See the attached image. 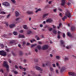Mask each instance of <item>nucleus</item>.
<instances>
[{"label": "nucleus", "mask_w": 76, "mask_h": 76, "mask_svg": "<svg viewBox=\"0 0 76 76\" xmlns=\"http://www.w3.org/2000/svg\"><path fill=\"white\" fill-rule=\"evenodd\" d=\"M53 21V20L51 18H50L46 20V22L47 23H51Z\"/></svg>", "instance_id": "nucleus-5"}, {"label": "nucleus", "mask_w": 76, "mask_h": 76, "mask_svg": "<svg viewBox=\"0 0 76 76\" xmlns=\"http://www.w3.org/2000/svg\"><path fill=\"white\" fill-rule=\"evenodd\" d=\"M0 71L2 73H4V71H3V70L2 69H1L0 70Z\"/></svg>", "instance_id": "nucleus-44"}, {"label": "nucleus", "mask_w": 76, "mask_h": 76, "mask_svg": "<svg viewBox=\"0 0 76 76\" xmlns=\"http://www.w3.org/2000/svg\"><path fill=\"white\" fill-rule=\"evenodd\" d=\"M41 8H39L35 12L36 13H38V12L40 11L41 12Z\"/></svg>", "instance_id": "nucleus-19"}, {"label": "nucleus", "mask_w": 76, "mask_h": 76, "mask_svg": "<svg viewBox=\"0 0 76 76\" xmlns=\"http://www.w3.org/2000/svg\"><path fill=\"white\" fill-rule=\"evenodd\" d=\"M3 67H5L6 68V70L7 72H9V64H7V61H5L3 63Z\"/></svg>", "instance_id": "nucleus-1"}, {"label": "nucleus", "mask_w": 76, "mask_h": 76, "mask_svg": "<svg viewBox=\"0 0 76 76\" xmlns=\"http://www.w3.org/2000/svg\"><path fill=\"white\" fill-rule=\"evenodd\" d=\"M61 5L62 6H64L66 4V0H61Z\"/></svg>", "instance_id": "nucleus-6"}, {"label": "nucleus", "mask_w": 76, "mask_h": 76, "mask_svg": "<svg viewBox=\"0 0 76 76\" xmlns=\"http://www.w3.org/2000/svg\"><path fill=\"white\" fill-rule=\"evenodd\" d=\"M66 16H67L68 18H71V14L70 13H68V14H65Z\"/></svg>", "instance_id": "nucleus-10"}, {"label": "nucleus", "mask_w": 76, "mask_h": 76, "mask_svg": "<svg viewBox=\"0 0 76 76\" xmlns=\"http://www.w3.org/2000/svg\"><path fill=\"white\" fill-rule=\"evenodd\" d=\"M72 76H76V74H75L74 72H73Z\"/></svg>", "instance_id": "nucleus-33"}, {"label": "nucleus", "mask_w": 76, "mask_h": 76, "mask_svg": "<svg viewBox=\"0 0 76 76\" xmlns=\"http://www.w3.org/2000/svg\"><path fill=\"white\" fill-rule=\"evenodd\" d=\"M49 15V13H47L46 14H43V18H45V17H47V16H48V15Z\"/></svg>", "instance_id": "nucleus-14"}, {"label": "nucleus", "mask_w": 76, "mask_h": 76, "mask_svg": "<svg viewBox=\"0 0 76 76\" xmlns=\"http://www.w3.org/2000/svg\"><path fill=\"white\" fill-rule=\"evenodd\" d=\"M2 5H4L5 6H9L10 4L7 2H5L2 3Z\"/></svg>", "instance_id": "nucleus-4"}, {"label": "nucleus", "mask_w": 76, "mask_h": 76, "mask_svg": "<svg viewBox=\"0 0 76 76\" xmlns=\"http://www.w3.org/2000/svg\"><path fill=\"white\" fill-rule=\"evenodd\" d=\"M67 4L68 6H70V5H71V3L69 2Z\"/></svg>", "instance_id": "nucleus-57"}, {"label": "nucleus", "mask_w": 76, "mask_h": 76, "mask_svg": "<svg viewBox=\"0 0 76 76\" xmlns=\"http://www.w3.org/2000/svg\"><path fill=\"white\" fill-rule=\"evenodd\" d=\"M67 35L69 36V37H70L72 36L71 34H70V33L69 32H67Z\"/></svg>", "instance_id": "nucleus-25"}, {"label": "nucleus", "mask_w": 76, "mask_h": 76, "mask_svg": "<svg viewBox=\"0 0 76 76\" xmlns=\"http://www.w3.org/2000/svg\"><path fill=\"white\" fill-rule=\"evenodd\" d=\"M19 19H20V18H16L15 19V20H19Z\"/></svg>", "instance_id": "nucleus-54"}, {"label": "nucleus", "mask_w": 76, "mask_h": 76, "mask_svg": "<svg viewBox=\"0 0 76 76\" xmlns=\"http://www.w3.org/2000/svg\"><path fill=\"white\" fill-rule=\"evenodd\" d=\"M64 43V42H63V41L61 40V44H63Z\"/></svg>", "instance_id": "nucleus-34"}, {"label": "nucleus", "mask_w": 76, "mask_h": 76, "mask_svg": "<svg viewBox=\"0 0 76 76\" xmlns=\"http://www.w3.org/2000/svg\"><path fill=\"white\" fill-rule=\"evenodd\" d=\"M37 47L39 50H41V45H39L37 46Z\"/></svg>", "instance_id": "nucleus-17"}, {"label": "nucleus", "mask_w": 76, "mask_h": 76, "mask_svg": "<svg viewBox=\"0 0 76 76\" xmlns=\"http://www.w3.org/2000/svg\"><path fill=\"white\" fill-rule=\"evenodd\" d=\"M45 27H46V28H48L49 31H51L53 30V28H50V27H49V26H45Z\"/></svg>", "instance_id": "nucleus-9"}, {"label": "nucleus", "mask_w": 76, "mask_h": 76, "mask_svg": "<svg viewBox=\"0 0 76 76\" xmlns=\"http://www.w3.org/2000/svg\"><path fill=\"white\" fill-rule=\"evenodd\" d=\"M64 18L65 19H66L67 18V16H65V15H64Z\"/></svg>", "instance_id": "nucleus-49"}, {"label": "nucleus", "mask_w": 76, "mask_h": 76, "mask_svg": "<svg viewBox=\"0 0 76 76\" xmlns=\"http://www.w3.org/2000/svg\"><path fill=\"white\" fill-rule=\"evenodd\" d=\"M26 59L24 60V63H26Z\"/></svg>", "instance_id": "nucleus-64"}, {"label": "nucleus", "mask_w": 76, "mask_h": 76, "mask_svg": "<svg viewBox=\"0 0 76 76\" xmlns=\"http://www.w3.org/2000/svg\"><path fill=\"white\" fill-rule=\"evenodd\" d=\"M16 26V24H12L9 26L10 28H13V27H15Z\"/></svg>", "instance_id": "nucleus-11"}, {"label": "nucleus", "mask_w": 76, "mask_h": 76, "mask_svg": "<svg viewBox=\"0 0 76 76\" xmlns=\"http://www.w3.org/2000/svg\"><path fill=\"white\" fill-rule=\"evenodd\" d=\"M0 55L4 57H6L7 56V53L5 51L1 50L0 51Z\"/></svg>", "instance_id": "nucleus-2"}, {"label": "nucleus", "mask_w": 76, "mask_h": 76, "mask_svg": "<svg viewBox=\"0 0 76 76\" xmlns=\"http://www.w3.org/2000/svg\"><path fill=\"white\" fill-rule=\"evenodd\" d=\"M15 16L16 17H18L19 15H20V13H19V12L18 11H15Z\"/></svg>", "instance_id": "nucleus-8"}, {"label": "nucleus", "mask_w": 76, "mask_h": 76, "mask_svg": "<svg viewBox=\"0 0 76 76\" xmlns=\"http://www.w3.org/2000/svg\"><path fill=\"white\" fill-rule=\"evenodd\" d=\"M31 73H32V75H35V72L34 71H31Z\"/></svg>", "instance_id": "nucleus-45"}, {"label": "nucleus", "mask_w": 76, "mask_h": 76, "mask_svg": "<svg viewBox=\"0 0 76 76\" xmlns=\"http://www.w3.org/2000/svg\"><path fill=\"white\" fill-rule=\"evenodd\" d=\"M64 68H61L60 70V72L61 73H63V71H64Z\"/></svg>", "instance_id": "nucleus-24"}, {"label": "nucleus", "mask_w": 76, "mask_h": 76, "mask_svg": "<svg viewBox=\"0 0 76 76\" xmlns=\"http://www.w3.org/2000/svg\"><path fill=\"white\" fill-rule=\"evenodd\" d=\"M12 3H16V1L15 0H10Z\"/></svg>", "instance_id": "nucleus-27"}, {"label": "nucleus", "mask_w": 76, "mask_h": 76, "mask_svg": "<svg viewBox=\"0 0 76 76\" xmlns=\"http://www.w3.org/2000/svg\"><path fill=\"white\" fill-rule=\"evenodd\" d=\"M56 71L57 73H58V70H57V69H56Z\"/></svg>", "instance_id": "nucleus-62"}, {"label": "nucleus", "mask_w": 76, "mask_h": 76, "mask_svg": "<svg viewBox=\"0 0 76 76\" xmlns=\"http://www.w3.org/2000/svg\"><path fill=\"white\" fill-rule=\"evenodd\" d=\"M23 27L25 29H27V26L26 25H23Z\"/></svg>", "instance_id": "nucleus-20"}, {"label": "nucleus", "mask_w": 76, "mask_h": 76, "mask_svg": "<svg viewBox=\"0 0 76 76\" xmlns=\"http://www.w3.org/2000/svg\"><path fill=\"white\" fill-rule=\"evenodd\" d=\"M18 36L19 38H25V36L23 35L19 34Z\"/></svg>", "instance_id": "nucleus-18"}, {"label": "nucleus", "mask_w": 76, "mask_h": 76, "mask_svg": "<svg viewBox=\"0 0 76 76\" xmlns=\"http://www.w3.org/2000/svg\"><path fill=\"white\" fill-rule=\"evenodd\" d=\"M19 54L20 55H22V54H23L22 52L21 51H20Z\"/></svg>", "instance_id": "nucleus-40"}, {"label": "nucleus", "mask_w": 76, "mask_h": 76, "mask_svg": "<svg viewBox=\"0 0 76 76\" xmlns=\"http://www.w3.org/2000/svg\"><path fill=\"white\" fill-rule=\"evenodd\" d=\"M48 48V46L47 45H45L43 46L42 50H47Z\"/></svg>", "instance_id": "nucleus-3"}, {"label": "nucleus", "mask_w": 76, "mask_h": 76, "mask_svg": "<svg viewBox=\"0 0 76 76\" xmlns=\"http://www.w3.org/2000/svg\"><path fill=\"white\" fill-rule=\"evenodd\" d=\"M57 38L58 39H60V36H58Z\"/></svg>", "instance_id": "nucleus-61"}, {"label": "nucleus", "mask_w": 76, "mask_h": 76, "mask_svg": "<svg viewBox=\"0 0 76 76\" xmlns=\"http://www.w3.org/2000/svg\"><path fill=\"white\" fill-rule=\"evenodd\" d=\"M59 16H61V17H62V14L61 13H60L59 14Z\"/></svg>", "instance_id": "nucleus-60"}, {"label": "nucleus", "mask_w": 76, "mask_h": 76, "mask_svg": "<svg viewBox=\"0 0 76 76\" xmlns=\"http://www.w3.org/2000/svg\"><path fill=\"white\" fill-rule=\"evenodd\" d=\"M23 30H21L20 31V33H23Z\"/></svg>", "instance_id": "nucleus-50"}, {"label": "nucleus", "mask_w": 76, "mask_h": 76, "mask_svg": "<svg viewBox=\"0 0 76 76\" xmlns=\"http://www.w3.org/2000/svg\"><path fill=\"white\" fill-rule=\"evenodd\" d=\"M38 44H39L41 45L42 44V42H38Z\"/></svg>", "instance_id": "nucleus-48"}, {"label": "nucleus", "mask_w": 76, "mask_h": 76, "mask_svg": "<svg viewBox=\"0 0 76 76\" xmlns=\"http://www.w3.org/2000/svg\"><path fill=\"white\" fill-rule=\"evenodd\" d=\"M52 26H53V29H55V28H56V26H54V25H53Z\"/></svg>", "instance_id": "nucleus-43"}, {"label": "nucleus", "mask_w": 76, "mask_h": 76, "mask_svg": "<svg viewBox=\"0 0 76 76\" xmlns=\"http://www.w3.org/2000/svg\"><path fill=\"white\" fill-rule=\"evenodd\" d=\"M12 55L14 56H16V53H12Z\"/></svg>", "instance_id": "nucleus-36"}, {"label": "nucleus", "mask_w": 76, "mask_h": 76, "mask_svg": "<svg viewBox=\"0 0 76 76\" xmlns=\"http://www.w3.org/2000/svg\"><path fill=\"white\" fill-rule=\"evenodd\" d=\"M14 74H15V75H17V74H18V72H16V71H15L14 72Z\"/></svg>", "instance_id": "nucleus-42"}, {"label": "nucleus", "mask_w": 76, "mask_h": 76, "mask_svg": "<svg viewBox=\"0 0 76 76\" xmlns=\"http://www.w3.org/2000/svg\"><path fill=\"white\" fill-rule=\"evenodd\" d=\"M64 60L65 61H66V60H68V58L67 57H66L64 58Z\"/></svg>", "instance_id": "nucleus-31"}, {"label": "nucleus", "mask_w": 76, "mask_h": 76, "mask_svg": "<svg viewBox=\"0 0 76 76\" xmlns=\"http://www.w3.org/2000/svg\"><path fill=\"white\" fill-rule=\"evenodd\" d=\"M53 32L54 34L56 35L57 34V31L56 30V29H54L53 30Z\"/></svg>", "instance_id": "nucleus-16"}, {"label": "nucleus", "mask_w": 76, "mask_h": 76, "mask_svg": "<svg viewBox=\"0 0 76 76\" xmlns=\"http://www.w3.org/2000/svg\"><path fill=\"white\" fill-rule=\"evenodd\" d=\"M52 66L53 67H56V64H53Z\"/></svg>", "instance_id": "nucleus-38"}, {"label": "nucleus", "mask_w": 76, "mask_h": 76, "mask_svg": "<svg viewBox=\"0 0 76 76\" xmlns=\"http://www.w3.org/2000/svg\"><path fill=\"white\" fill-rule=\"evenodd\" d=\"M22 69L23 70H24V72H26V68H23L22 67Z\"/></svg>", "instance_id": "nucleus-35"}, {"label": "nucleus", "mask_w": 76, "mask_h": 76, "mask_svg": "<svg viewBox=\"0 0 76 76\" xmlns=\"http://www.w3.org/2000/svg\"><path fill=\"white\" fill-rule=\"evenodd\" d=\"M35 68L36 69H37V70H38L41 71V70H42V69H41V67L37 66H35Z\"/></svg>", "instance_id": "nucleus-7"}, {"label": "nucleus", "mask_w": 76, "mask_h": 76, "mask_svg": "<svg viewBox=\"0 0 76 76\" xmlns=\"http://www.w3.org/2000/svg\"><path fill=\"white\" fill-rule=\"evenodd\" d=\"M10 14H9L7 16V18H10Z\"/></svg>", "instance_id": "nucleus-39"}, {"label": "nucleus", "mask_w": 76, "mask_h": 76, "mask_svg": "<svg viewBox=\"0 0 76 76\" xmlns=\"http://www.w3.org/2000/svg\"><path fill=\"white\" fill-rule=\"evenodd\" d=\"M40 26L41 28H42V27H43V25H42V24H41L40 25Z\"/></svg>", "instance_id": "nucleus-51"}, {"label": "nucleus", "mask_w": 76, "mask_h": 76, "mask_svg": "<svg viewBox=\"0 0 76 76\" xmlns=\"http://www.w3.org/2000/svg\"><path fill=\"white\" fill-rule=\"evenodd\" d=\"M19 67L21 70H22V66H19Z\"/></svg>", "instance_id": "nucleus-58"}, {"label": "nucleus", "mask_w": 76, "mask_h": 76, "mask_svg": "<svg viewBox=\"0 0 76 76\" xmlns=\"http://www.w3.org/2000/svg\"><path fill=\"white\" fill-rule=\"evenodd\" d=\"M5 25L6 26H9V23L7 22H6L5 23Z\"/></svg>", "instance_id": "nucleus-30"}, {"label": "nucleus", "mask_w": 76, "mask_h": 76, "mask_svg": "<svg viewBox=\"0 0 76 76\" xmlns=\"http://www.w3.org/2000/svg\"><path fill=\"white\" fill-rule=\"evenodd\" d=\"M63 37L64 38V37H65V36H66V35H65V34H64V33L63 34Z\"/></svg>", "instance_id": "nucleus-52"}, {"label": "nucleus", "mask_w": 76, "mask_h": 76, "mask_svg": "<svg viewBox=\"0 0 76 76\" xmlns=\"http://www.w3.org/2000/svg\"><path fill=\"white\" fill-rule=\"evenodd\" d=\"M18 47H19V48H22V47L20 45V44H18Z\"/></svg>", "instance_id": "nucleus-46"}, {"label": "nucleus", "mask_w": 76, "mask_h": 76, "mask_svg": "<svg viewBox=\"0 0 76 76\" xmlns=\"http://www.w3.org/2000/svg\"><path fill=\"white\" fill-rule=\"evenodd\" d=\"M27 14H28V15H31V14H33V11H31L30 12L29 11H27L26 12Z\"/></svg>", "instance_id": "nucleus-13"}, {"label": "nucleus", "mask_w": 76, "mask_h": 76, "mask_svg": "<svg viewBox=\"0 0 76 76\" xmlns=\"http://www.w3.org/2000/svg\"><path fill=\"white\" fill-rule=\"evenodd\" d=\"M42 66L44 67H45V64H43Z\"/></svg>", "instance_id": "nucleus-47"}, {"label": "nucleus", "mask_w": 76, "mask_h": 76, "mask_svg": "<svg viewBox=\"0 0 76 76\" xmlns=\"http://www.w3.org/2000/svg\"><path fill=\"white\" fill-rule=\"evenodd\" d=\"M25 44H26V42H23L22 45H23V46H24V45H25Z\"/></svg>", "instance_id": "nucleus-29"}, {"label": "nucleus", "mask_w": 76, "mask_h": 76, "mask_svg": "<svg viewBox=\"0 0 76 76\" xmlns=\"http://www.w3.org/2000/svg\"><path fill=\"white\" fill-rule=\"evenodd\" d=\"M50 69L51 70V71H53V68H52V67H50Z\"/></svg>", "instance_id": "nucleus-41"}, {"label": "nucleus", "mask_w": 76, "mask_h": 76, "mask_svg": "<svg viewBox=\"0 0 76 76\" xmlns=\"http://www.w3.org/2000/svg\"><path fill=\"white\" fill-rule=\"evenodd\" d=\"M27 34H28V35H30L31 34H32V31L30 30H29L28 31Z\"/></svg>", "instance_id": "nucleus-22"}, {"label": "nucleus", "mask_w": 76, "mask_h": 76, "mask_svg": "<svg viewBox=\"0 0 76 76\" xmlns=\"http://www.w3.org/2000/svg\"><path fill=\"white\" fill-rule=\"evenodd\" d=\"M58 10L60 11V12H63V10L61 8H58Z\"/></svg>", "instance_id": "nucleus-37"}, {"label": "nucleus", "mask_w": 76, "mask_h": 76, "mask_svg": "<svg viewBox=\"0 0 76 76\" xmlns=\"http://www.w3.org/2000/svg\"><path fill=\"white\" fill-rule=\"evenodd\" d=\"M37 44L32 45L31 46V48H32L33 47H35V46H37Z\"/></svg>", "instance_id": "nucleus-23"}, {"label": "nucleus", "mask_w": 76, "mask_h": 76, "mask_svg": "<svg viewBox=\"0 0 76 76\" xmlns=\"http://www.w3.org/2000/svg\"><path fill=\"white\" fill-rule=\"evenodd\" d=\"M51 3H52V1H50L49 2V4H51Z\"/></svg>", "instance_id": "nucleus-59"}, {"label": "nucleus", "mask_w": 76, "mask_h": 76, "mask_svg": "<svg viewBox=\"0 0 76 76\" xmlns=\"http://www.w3.org/2000/svg\"><path fill=\"white\" fill-rule=\"evenodd\" d=\"M75 30V27L74 26H72L71 28V31H74Z\"/></svg>", "instance_id": "nucleus-15"}, {"label": "nucleus", "mask_w": 76, "mask_h": 76, "mask_svg": "<svg viewBox=\"0 0 76 76\" xmlns=\"http://www.w3.org/2000/svg\"><path fill=\"white\" fill-rule=\"evenodd\" d=\"M15 68H16V69H18V66L16 65H15Z\"/></svg>", "instance_id": "nucleus-53"}, {"label": "nucleus", "mask_w": 76, "mask_h": 76, "mask_svg": "<svg viewBox=\"0 0 76 76\" xmlns=\"http://www.w3.org/2000/svg\"><path fill=\"white\" fill-rule=\"evenodd\" d=\"M59 26L61 27V23H60L59 24Z\"/></svg>", "instance_id": "nucleus-63"}, {"label": "nucleus", "mask_w": 76, "mask_h": 76, "mask_svg": "<svg viewBox=\"0 0 76 76\" xmlns=\"http://www.w3.org/2000/svg\"><path fill=\"white\" fill-rule=\"evenodd\" d=\"M15 40H12V41H10V44H13V43H15Z\"/></svg>", "instance_id": "nucleus-21"}, {"label": "nucleus", "mask_w": 76, "mask_h": 76, "mask_svg": "<svg viewBox=\"0 0 76 76\" xmlns=\"http://www.w3.org/2000/svg\"><path fill=\"white\" fill-rule=\"evenodd\" d=\"M0 47H1V48H4L5 47V46L4 45V44L2 43H0Z\"/></svg>", "instance_id": "nucleus-12"}, {"label": "nucleus", "mask_w": 76, "mask_h": 76, "mask_svg": "<svg viewBox=\"0 0 76 76\" xmlns=\"http://www.w3.org/2000/svg\"><path fill=\"white\" fill-rule=\"evenodd\" d=\"M62 19V20H63L64 21V20H65V19L64 18V17H63Z\"/></svg>", "instance_id": "nucleus-55"}, {"label": "nucleus", "mask_w": 76, "mask_h": 76, "mask_svg": "<svg viewBox=\"0 0 76 76\" xmlns=\"http://www.w3.org/2000/svg\"><path fill=\"white\" fill-rule=\"evenodd\" d=\"M1 14H4L5 13V12H4V11H1Z\"/></svg>", "instance_id": "nucleus-32"}, {"label": "nucleus", "mask_w": 76, "mask_h": 76, "mask_svg": "<svg viewBox=\"0 0 76 76\" xmlns=\"http://www.w3.org/2000/svg\"><path fill=\"white\" fill-rule=\"evenodd\" d=\"M57 11V9H55L53 10V11L55 12H56V11Z\"/></svg>", "instance_id": "nucleus-56"}, {"label": "nucleus", "mask_w": 76, "mask_h": 76, "mask_svg": "<svg viewBox=\"0 0 76 76\" xmlns=\"http://www.w3.org/2000/svg\"><path fill=\"white\" fill-rule=\"evenodd\" d=\"M13 34L15 35H17V32L15 31L13 32Z\"/></svg>", "instance_id": "nucleus-28"}, {"label": "nucleus", "mask_w": 76, "mask_h": 76, "mask_svg": "<svg viewBox=\"0 0 76 76\" xmlns=\"http://www.w3.org/2000/svg\"><path fill=\"white\" fill-rule=\"evenodd\" d=\"M68 73L69 75H70V76L72 75V76L73 72H69Z\"/></svg>", "instance_id": "nucleus-26"}]
</instances>
